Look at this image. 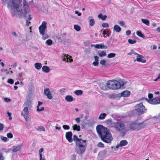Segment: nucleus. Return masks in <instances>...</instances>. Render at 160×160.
Returning a JSON list of instances; mask_svg holds the SVG:
<instances>
[{
	"label": "nucleus",
	"instance_id": "35",
	"mask_svg": "<svg viewBox=\"0 0 160 160\" xmlns=\"http://www.w3.org/2000/svg\"><path fill=\"white\" fill-rule=\"evenodd\" d=\"M36 129L37 130L39 131H45V128L43 127L42 126H40V127H38Z\"/></svg>",
	"mask_w": 160,
	"mask_h": 160
},
{
	"label": "nucleus",
	"instance_id": "46",
	"mask_svg": "<svg viewBox=\"0 0 160 160\" xmlns=\"http://www.w3.org/2000/svg\"><path fill=\"white\" fill-rule=\"evenodd\" d=\"M62 128L65 130H68L70 129L69 126L67 125H63Z\"/></svg>",
	"mask_w": 160,
	"mask_h": 160
},
{
	"label": "nucleus",
	"instance_id": "43",
	"mask_svg": "<svg viewBox=\"0 0 160 160\" xmlns=\"http://www.w3.org/2000/svg\"><path fill=\"white\" fill-rule=\"evenodd\" d=\"M7 137L10 138H12L13 136V135L11 132L7 133Z\"/></svg>",
	"mask_w": 160,
	"mask_h": 160
},
{
	"label": "nucleus",
	"instance_id": "21",
	"mask_svg": "<svg viewBox=\"0 0 160 160\" xmlns=\"http://www.w3.org/2000/svg\"><path fill=\"white\" fill-rule=\"evenodd\" d=\"M130 92L126 90L122 92L121 95L123 97H128L130 94Z\"/></svg>",
	"mask_w": 160,
	"mask_h": 160
},
{
	"label": "nucleus",
	"instance_id": "13",
	"mask_svg": "<svg viewBox=\"0 0 160 160\" xmlns=\"http://www.w3.org/2000/svg\"><path fill=\"white\" fill-rule=\"evenodd\" d=\"M128 144V142L125 140H121L119 144L116 146V148H118L119 147H123L127 145Z\"/></svg>",
	"mask_w": 160,
	"mask_h": 160
},
{
	"label": "nucleus",
	"instance_id": "49",
	"mask_svg": "<svg viewBox=\"0 0 160 160\" xmlns=\"http://www.w3.org/2000/svg\"><path fill=\"white\" fill-rule=\"evenodd\" d=\"M102 26L104 28H107L109 27V25L107 23H104L102 24Z\"/></svg>",
	"mask_w": 160,
	"mask_h": 160
},
{
	"label": "nucleus",
	"instance_id": "23",
	"mask_svg": "<svg viewBox=\"0 0 160 160\" xmlns=\"http://www.w3.org/2000/svg\"><path fill=\"white\" fill-rule=\"evenodd\" d=\"M113 30L117 32H119L121 30V28L118 25H115L113 27Z\"/></svg>",
	"mask_w": 160,
	"mask_h": 160
},
{
	"label": "nucleus",
	"instance_id": "38",
	"mask_svg": "<svg viewBox=\"0 0 160 160\" xmlns=\"http://www.w3.org/2000/svg\"><path fill=\"white\" fill-rule=\"evenodd\" d=\"M89 23L91 26H93L95 24L94 20L93 19H90L89 21Z\"/></svg>",
	"mask_w": 160,
	"mask_h": 160
},
{
	"label": "nucleus",
	"instance_id": "63",
	"mask_svg": "<svg viewBox=\"0 0 160 160\" xmlns=\"http://www.w3.org/2000/svg\"><path fill=\"white\" fill-rule=\"evenodd\" d=\"M4 158L2 154H0V160H4Z\"/></svg>",
	"mask_w": 160,
	"mask_h": 160
},
{
	"label": "nucleus",
	"instance_id": "5",
	"mask_svg": "<svg viewBox=\"0 0 160 160\" xmlns=\"http://www.w3.org/2000/svg\"><path fill=\"white\" fill-rule=\"evenodd\" d=\"M146 126V124L143 122H133L130 125L129 129L139 130L144 128Z\"/></svg>",
	"mask_w": 160,
	"mask_h": 160
},
{
	"label": "nucleus",
	"instance_id": "48",
	"mask_svg": "<svg viewBox=\"0 0 160 160\" xmlns=\"http://www.w3.org/2000/svg\"><path fill=\"white\" fill-rule=\"evenodd\" d=\"M108 124L109 125V126L110 127V124L111 123L113 122H112L111 119H109L107 120Z\"/></svg>",
	"mask_w": 160,
	"mask_h": 160
},
{
	"label": "nucleus",
	"instance_id": "29",
	"mask_svg": "<svg viewBox=\"0 0 160 160\" xmlns=\"http://www.w3.org/2000/svg\"><path fill=\"white\" fill-rule=\"evenodd\" d=\"M106 114L105 113H102L100 114L99 116L98 117V119L99 120H103L105 118V117L106 116Z\"/></svg>",
	"mask_w": 160,
	"mask_h": 160
},
{
	"label": "nucleus",
	"instance_id": "40",
	"mask_svg": "<svg viewBox=\"0 0 160 160\" xmlns=\"http://www.w3.org/2000/svg\"><path fill=\"white\" fill-rule=\"evenodd\" d=\"M1 139L4 142H7V141L8 138L6 137H4L2 136H0Z\"/></svg>",
	"mask_w": 160,
	"mask_h": 160
},
{
	"label": "nucleus",
	"instance_id": "11",
	"mask_svg": "<svg viewBox=\"0 0 160 160\" xmlns=\"http://www.w3.org/2000/svg\"><path fill=\"white\" fill-rule=\"evenodd\" d=\"M62 57L63 61H65L66 62H71L73 61V59H72V57L68 55H64Z\"/></svg>",
	"mask_w": 160,
	"mask_h": 160
},
{
	"label": "nucleus",
	"instance_id": "61",
	"mask_svg": "<svg viewBox=\"0 0 160 160\" xmlns=\"http://www.w3.org/2000/svg\"><path fill=\"white\" fill-rule=\"evenodd\" d=\"M131 51L132 52V54H134V55H137L138 54L137 53L135 52L134 51V50H133V49H131Z\"/></svg>",
	"mask_w": 160,
	"mask_h": 160
},
{
	"label": "nucleus",
	"instance_id": "14",
	"mask_svg": "<svg viewBox=\"0 0 160 160\" xmlns=\"http://www.w3.org/2000/svg\"><path fill=\"white\" fill-rule=\"evenodd\" d=\"M142 57L143 56L142 55L138 54L137 55L136 59L134 60V62L137 61L138 62H141L143 63L145 62L146 60L143 59L142 58Z\"/></svg>",
	"mask_w": 160,
	"mask_h": 160
},
{
	"label": "nucleus",
	"instance_id": "19",
	"mask_svg": "<svg viewBox=\"0 0 160 160\" xmlns=\"http://www.w3.org/2000/svg\"><path fill=\"white\" fill-rule=\"evenodd\" d=\"M42 104V102L40 101H38V105L37 107V110L38 112H41L43 111L44 108V107H42L41 109L39 108V107Z\"/></svg>",
	"mask_w": 160,
	"mask_h": 160
},
{
	"label": "nucleus",
	"instance_id": "26",
	"mask_svg": "<svg viewBox=\"0 0 160 160\" xmlns=\"http://www.w3.org/2000/svg\"><path fill=\"white\" fill-rule=\"evenodd\" d=\"M34 66L35 68L37 70L39 69H40L42 67V64L40 63H36L34 64Z\"/></svg>",
	"mask_w": 160,
	"mask_h": 160
},
{
	"label": "nucleus",
	"instance_id": "16",
	"mask_svg": "<svg viewBox=\"0 0 160 160\" xmlns=\"http://www.w3.org/2000/svg\"><path fill=\"white\" fill-rule=\"evenodd\" d=\"M22 145H21L18 146H14L13 147L12 151L13 152H17L19 151L22 148Z\"/></svg>",
	"mask_w": 160,
	"mask_h": 160
},
{
	"label": "nucleus",
	"instance_id": "33",
	"mask_svg": "<svg viewBox=\"0 0 160 160\" xmlns=\"http://www.w3.org/2000/svg\"><path fill=\"white\" fill-rule=\"evenodd\" d=\"M137 34L138 36L140 37L143 38H145V36L140 31H138L137 32Z\"/></svg>",
	"mask_w": 160,
	"mask_h": 160
},
{
	"label": "nucleus",
	"instance_id": "22",
	"mask_svg": "<svg viewBox=\"0 0 160 160\" xmlns=\"http://www.w3.org/2000/svg\"><path fill=\"white\" fill-rule=\"evenodd\" d=\"M42 71L46 73H48L50 71V68L47 66H44L42 68Z\"/></svg>",
	"mask_w": 160,
	"mask_h": 160
},
{
	"label": "nucleus",
	"instance_id": "9",
	"mask_svg": "<svg viewBox=\"0 0 160 160\" xmlns=\"http://www.w3.org/2000/svg\"><path fill=\"white\" fill-rule=\"evenodd\" d=\"M147 102L152 104H157L160 103V99L158 98H155L152 99H146Z\"/></svg>",
	"mask_w": 160,
	"mask_h": 160
},
{
	"label": "nucleus",
	"instance_id": "44",
	"mask_svg": "<svg viewBox=\"0 0 160 160\" xmlns=\"http://www.w3.org/2000/svg\"><path fill=\"white\" fill-rule=\"evenodd\" d=\"M49 38V36L47 34H44V35H43L42 37V38L43 40H45L46 39L48 38Z\"/></svg>",
	"mask_w": 160,
	"mask_h": 160
},
{
	"label": "nucleus",
	"instance_id": "3",
	"mask_svg": "<svg viewBox=\"0 0 160 160\" xmlns=\"http://www.w3.org/2000/svg\"><path fill=\"white\" fill-rule=\"evenodd\" d=\"M110 128H114L118 132L122 131L124 133L129 130V127L125 126L124 123L120 120L111 123L110 124Z\"/></svg>",
	"mask_w": 160,
	"mask_h": 160
},
{
	"label": "nucleus",
	"instance_id": "12",
	"mask_svg": "<svg viewBox=\"0 0 160 160\" xmlns=\"http://www.w3.org/2000/svg\"><path fill=\"white\" fill-rule=\"evenodd\" d=\"M72 133L71 132H68L66 133V138L69 142H72L73 140L72 138Z\"/></svg>",
	"mask_w": 160,
	"mask_h": 160
},
{
	"label": "nucleus",
	"instance_id": "27",
	"mask_svg": "<svg viewBox=\"0 0 160 160\" xmlns=\"http://www.w3.org/2000/svg\"><path fill=\"white\" fill-rule=\"evenodd\" d=\"M160 118H159L158 116V117H155L152 119V122L154 123H157L160 121Z\"/></svg>",
	"mask_w": 160,
	"mask_h": 160
},
{
	"label": "nucleus",
	"instance_id": "1",
	"mask_svg": "<svg viewBox=\"0 0 160 160\" xmlns=\"http://www.w3.org/2000/svg\"><path fill=\"white\" fill-rule=\"evenodd\" d=\"M96 128L97 132L102 140L106 143H110L113 138L109 130L101 125L97 126Z\"/></svg>",
	"mask_w": 160,
	"mask_h": 160
},
{
	"label": "nucleus",
	"instance_id": "32",
	"mask_svg": "<svg viewBox=\"0 0 160 160\" xmlns=\"http://www.w3.org/2000/svg\"><path fill=\"white\" fill-rule=\"evenodd\" d=\"M141 20L143 23H144L148 26H149V21L147 19H142Z\"/></svg>",
	"mask_w": 160,
	"mask_h": 160
},
{
	"label": "nucleus",
	"instance_id": "54",
	"mask_svg": "<svg viewBox=\"0 0 160 160\" xmlns=\"http://www.w3.org/2000/svg\"><path fill=\"white\" fill-rule=\"evenodd\" d=\"M3 125L0 123V131H2L3 130Z\"/></svg>",
	"mask_w": 160,
	"mask_h": 160
},
{
	"label": "nucleus",
	"instance_id": "36",
	"mask_svg": "<svg viewBox=\"0 0 160 160\" xmlns=\"http://www.w3.org/2000/svg\"><path fill=\"white\" fill-rule=\"evenodd\" d=\"M52 43V41L50 39L47 40L46 42V44L49 46H51Z\"/></svg>",
	"mask_w": 160,
	"mask_h": 160
},
{
	"label": "nucleus",
	"instance_id": "4",
	"mask_svg": "<svg viewBox=\"0 0 160 160\" xmlns=\"http://www.w3.org/2000/svg\"><path fill=\"white\" fill-rule=\"evenodd\" d=\"M125 83V82L122 81L119 82L117 80H111L108 81L107 82V85L109 89H117L120 88H123Z\"/></svg>",
	"mask_w": 160,
	"mask_h": 160
},
{
	"label": "nucleus",
	"instance_id": "20",
	"mask_svg": "<svg viewBox=\"0 0 160 160\" xmlns=\"http://www.w3.org/2000/svg\"><path fill=\"white\" fill-rule=\"evenodd\" d=\"M99 86L101 89L103 90H106L108 88L107 85V83H106V84H105L103 83H101L100 84Z\"/></svg>",
	"mask_w": 160,
	"mask_h": 160
},
{
	"label": "nucleus",
	"instance_id": "18",
	"mask_svg": "<svg viewBox=\"0 0 160 160\" xmlns=\"http://www.w3.org/2000/svg\"><path fill=\"white\" fill-rule=\"evenodd\" d=\"M29 111L28 108L27 107H25L23 109V111L21 113L22 116H25L28 115Z\"/></svg>",
	"mask_w": 160,
	"mask_h": 160
},
{
	"label": "nucleus",
	"instance_id": "25",
	"mask_svg": "<svg viewBox=\"0 0 160 160\" xmlns=\"http://www.w3.org/2000/svg\"><path fill=\"white\" fill-rule=\"evenodd\" d=\"M65 99L68 102H71L73 101V98L70 95H67L66 96Z\"/></svg>",
	"mask_w": 160,
	"mask_h": 160
},
{
	"label": "nucleus",
	"instance_id": "41",
	"mask_svg": "<svg viewBox=\"0 0 160 160\" xmlns=\"http://www.w3.org/2000/svg\"><path fill=\"white\" fill-rule=\"evenodd\" d=\"M128 42L130 44H133L135 43L136 42V41L135 40H132L131 39H129L128 40Z\"/></svg>",
	"mask_w": 160,
	"mask_h": 160
},
{
	"label": "nucleus",
	"instance_id": "53",
	"mask_svg": "<svg viewBox=\"0 0 160 160\" xmlns=\"http://www.w3.org/2000/svg\"><path fill=\"white\" fill-rule=\"evenodd\" d=\"M98 64H99L98 62L96 61H95L94 62L92 63L93 65L94 66H98Z\"/></svg>",
	"mask_w": 160,
	"mask_h": 160
},
{
	"label": "nucleus",
	"instance_id": "37",
	"mask_svg": "<svg viewBox=\"0 0 160 160\" xmlns=\"http://www.w3.org/2000/svg\"><path fill=\"white\" fill-rule=\"evenodd\" d=\"M116 55V54L115 53H111L108 55L107 56V58H114L115 57Z\"/></svg>",
	"mask_w": 160,
	"mask_h": 160
},
{
	"label": "nucleus",
	"instance_id": "7",
	"mask_svg": "<svg viewBox=\"0 0 160 160\" xmlns=\"http://www.w3.org/2000/svg\"><path fill=\"white\" fill-rule=\"evenodd\" d=\"M47 22L43 21L42 22V24L39 26L38 28L40 33L42 35H43L45 34V30L47 28Z\"/></svg>",
	"mask_w": 160,
	"mask_h": 160
},
{
	"label": "nucleus",
	"instance_id": "31",
	"mask_svg": "<svg viewBox=\"0 0 160 160\" xmlns=\"http://www.w3.org/2000/svg\"><path fill=\"white\" fill-rule=\"evenodd\" d=\"M98 54L100 57L106 56L107 55L106 52L102 51H101L100 52H98Z\"/></svg>",
	"mask_w": 160,
	"mask_h": 160
},
{
	"label": "nucleus",
	"instance_id": "28",
	"mask_svg": "<svg viewBox=\"0 0 160 160\" xmlns=\"http://www.w3.org/2000/svg\"><path fill=\"white\" fill-rule=\"evenodd\" d=\"M72 128L74 130H77L78 131L80 130V127L79 125H77V124H75L72 127Z\"/></svg>",
	"mask_w": 160,
	"mask_h": 160
},
{
	"label": "nucleus",
	"instance_id": "17",
	"mask_svg": "<svg viewBox=\"0 0 160 160\" xmlns=\"http://www.w3.org/2000/svg\"><path fill=\"white\" fill-rule=\"evenodd\" d=\"M95 47L98 49H106L107 48V47L105 46L103 43L96 44Z\"/></svg>",
	"mask_w": 160,
	"mask_h": 160
},
{
	"label": "nucleus",
	"instance_id": "30",
	"mask_svg": "<svg viewBox=\"0 0 160 160\" xmlns=\"http://www.w3.org/2000/svg\"><path fill=\"white\" fill-rule=\"evenodd\" d=\"M83 92L81 90H77L74 92V93L77 95H81L82 94Z\"/></svg>",
	"mask_w": 160,
	"mask_h": 160
},
{
	"label": "nucleus",
	"instance_id": "10",
	"mask_svg": "<svg viewBox=\"0 0 160 160\" xmlns=\"http://www.w3.org/2000/svg\"><path fill=\"white\" fill-rule=\"evenodd\" d=\"M44 94L48 99H51L52 98V94L48 88H46L44 89Z\"/></svg>",
	"mask_w": 160,
	"mask_h": 160
},
{
	"label": "nucleus",
	"instance_id": "55",
	"mask_svg": "<svg viewBox=\"0 0 160 160\" xmlns=\"http://www.w3.org/2000/svg\"><path fill=\"white\" fill-rule=\"evenodd\" d=\"M131 31L130 30H128L126 32V35H129L131 34Z\"/></svg>",
	"mask_w": 160,
	"mask_h": 160
},
{
	"label": "nucleus",
	"instance_id": "56",
	"mask_svg": "<svg viewBox=\"0 0 160 160\" xmlns=\"http://www.w3.org/2000/svg\"><path fill=\"white\" fill-rule=\"evenodd\" d=\"M4 100L6 102H8L11 101V100L10 99L6 98H4Z\"/></svg>",
	"mask_w": 160,
	"mask_h": 160
},
{
	"label": "nucleus",
	"instance_id": "58",
	"mask_svg": "<svg viewBox=\"0 0 160 160\" xmlns=\"http://www.w3.org/2000/svg\"><path fill=\"white\" fill-rule=\"evenodd\" d=\"M75 121L78 123H79L80 122V118H77L75 119Z\"/></svg>",
	"mask_w": 160,
	"mask_h": 160
},
{
	"label": "nucleus",
	"instance_id": "34",
	"mask_svg": "<svg viewBox=\"0 0 160 160\" xmlns=\"http://www.w3.org/2000/svg\"><path fill=\"white\" fill-rule=\"evenodd\" d=\"M98 17L99 18H100L102 20H105L107 18V16L106 15H102V14H100L98 15Z\"/></svg>",
	"mask_w": 160,
	"mask_h": 160
},
{
	"label": "nucleus",
	"instance_id": "8",
	"mask_svg": "<svg viewBox=\"0 0 160 160\" xmlns=\"http://www.w3.org/2000/svg\"><path fill=\"white\" fill-rule=\"evenodd\" d=\"M107 153V150L106 149L100 151L98 154L97 160H103L105 158Z\"/></svg>",
	"mask_w": 160,
	"mask_h": 160
},
{
	"label": "nucleus",
	"instance_id": "39",
	"mask_svg": "<svg viewBox=\"0 0 160 160\" xmlns=\"http://www.w3.org/2000/svg\"><path fill=\"white\" fill-rule=\"evenodd\" d=\"M74 28L77 31H80L81 29L80 27L77 25H74Z\"/></svg>",
	"mask_w": 160,
	"mask_h": 160
},
{
	"label": "nucleus",
	"instance_id": "6",
	"mask_svg": "<svg viewBox=\"0 0 160 160\" xmlns=\"http://www.w3.org/2000/svg\"><path fill=\"white\" fill-rule=\"evenodd\" d=\"M135 110L138 114H142L146 112L147 109H145L142 103H140L136 106Z\"/></svg>",
	"mask_w": 160,
	"mask_h": 160
},
{
	"label": "nucleus",
	"instance_id": "62",
	"mask_svg": "<svg viewBox=\"0 0 160 160\" xmlns=\"http://www.w3.org/2000/svg\"><path fill=\"white\" fill-rule=\"evenodd\" d=\"M94 58L95 59V61L98 62V59L99 57L97 56H95L94 57Z\"/></svg>",
	"mask_w": 160,
	"mask_h": 160
},
{
	"label": "nucleus",
	"instance_id": "45",
	"mask_svg": "<svg viewBox=\"0 0 160 160\" xmlns=\"http://www.w3.org/2000/svg\"><path fill=\"white\" fill-rule=\"evenodd\" d=\"M76 155L75 154H72L71 157V160H76Z\"/></svg>",
	"mask_w": 160,
	"mask_h": 160
},
{
	"label": "nucleus",
	"instance_id": "15",
	"mask_svg": "<svg viewBox=\"0 0 160 160\" xmlns=\"http://www.w3.org/2000/svg\"><path fill=\"white\" fill-rule=\"evenodd\" d=\"M32 99H28L24 102L23 104V106L26 107H30L32 104Z\"/></svg>",
	"mask_w": 160,
	"mask_h": 160
},
{
	"label": "nucleus",
	"instance_id": "47",
	"mask_svg": "<svg viewBox=\"0 0 160 160\" xmlns=\"http://www.w3.org/2000/svg\"><path fill=\"white\" fill-rule=\"evenodd\" d=\"M8 82L10 84H12L14 83V81L12 79H9L8 80Z\"/></svg>",
	"mask_w": 160,
	"mask_h": 160
},
{
	"label": "nucleus",
	"instance_id": "42",
	"mask_svg": "<svg viewBox=\"0 0 160 160\" xmlns=\"http://www.w3.org/2000/svg\"><path fill=\"white\" fill-rule=\"evenodd\" d=\"M97 146L99 148H103L104 147V145L102 143L99 142Z\"/></svg>",
	"mask_w": 160,
	"mask_h": 160
},
{
	"label": "nucleus",
	"instance_id": "60",
	"mask_svg": "<svg viewBox=\"0 0 160 160\" xmlns=\"http://www.w3.org/2000/svg\"><path fill=\"white\" fill-rule=\"evenodd\" d=\"M148 97L150 99H152L153 98V95L151 93H149L148 94Z\"/></svg>",
	"mask_w": 160,
	"mask_h": 160
},
{
	"label": "nucleus",
	"instance_id": "57",
	"mask_svg": "<svg viewBox=\"0 0 160 160\" xmlns=\"http://www.w3.org/2000/svg\"><path fill=\"white\" fill-rule=\"evenodd\" d=\"M22 116L24 117L26 121H27L28 120V115Z\"/></svg>",
	"mask_w": 160,
	"mask_h": 160
},
{
	"label": "nucleus",
	"instance_id": "50",
	"mask_svg": "<svg viewBox=\"0 0 160 160\" xmlns=\"http://www.w3.org/2000/svg\"><path fill=\"white\" fill-rule=\"evenodd\" d=\"M100 63L102 65H105L106 63V61L104 59L100 61Z\"/></svg>",
	"mask_w": 160,
	"mask_h": 160
},
{
	"label": "nucleus",
	"instance_id": "24",
	"mask_svg": "<svg viewBox=\"0 0 160 160\" xmlns=\"http://www.w3.org/2000/svg\"><path fill=\"white\" fill-rule=\"evenodd\" d=\"M94 122L93 121H90L88 122L87 124V126L88 129L91 127H92L94 125Z\"/></svg>",
	"mask_w": 160,
	"mask_h": 160
},
{
	"label": "nucleus",
	"instance_id": "52",
	"mask_svg": "<svg viewBox=\"0 0 160 160\" xmlns=\"http://www.w3.org/2000/svg\"><path fill=\"white\" fill-rule=\"evenodd\" d=\"M119 24L122 26H123L125 25L124 22L123 21H119Z\"/></svg>",
	"mask_w": 160,
	"mask_h": 160
},
{
	"label": "nucleus",
	"instance_id": "51",
	"mask_svg": "<svg viewBox=\"0 0 160 160\" xmlns=\"http://www.w3.org/2000/svg\"><path fill=\"white\" fill-rule=\"evenodd\" d=\"M11 34L12 36H14L15 37H18V34L14 32H11Z\"/></svg>",
	"mask_w": 160,
	"mask_h": 160
},
{
	"label": "nucleus",
	"instance_id": "59",
	"mask_svg": "<svg viewBox=\"0 0 160 160\" xmlns=\"http://www.w3.org/2000/svg\"><path fill=\"white\" fill-rule=\"evenodd\" d=\"M75 13L76 14H77L79 16H81V13L77 11H75Z\"/></svg>",
	"mask_w": 160,
	"mask_h": 160
},
{
	"label": "nucleus",
	"instance_id": "2",
	"mask_svg": "<svg viewBox=\"0 0 160 160\" xmlns=\"http://www.w3.org/2000/svg\"><path fill=\"white\" fill-rule=\"evenodd\" d=\"M73 140L76 144V153L79 155L84 153L87 146V141L79 138L76 135L73 136Z\"/></svg>",
	"mask_w": 160,
	"mask_h": 160
},
{
	"label": "nucleus",
	"instance_id": "64",
	"mask_svg": "<svg viewBox=\"0 0 160 160\" xmlns=\"http://www.w3.org/2000/svg\"><path fill=\"white\" fill-rule=\"evenodd\" d=\"M160 78V73L159 74L158 77L157 78L155 79L154 80V81H157Z\"/></svg>",
	"mask_w": 160,
	"mask_h": 160
}]
</instances>
